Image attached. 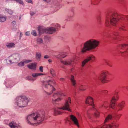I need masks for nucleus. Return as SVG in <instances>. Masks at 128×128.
<instances>
[{
  "label": "nucleus",
  "mask_w": 128,
  "mask_h": 128,
  "mask_svg": "<svg viewBox=\"0 0 128 128\" xmlns=\"http://www.w3.org/2000/svg\"><path fill=\"white\" fill-rule=\"evenodd\" d=\"M40 115L38 113H34L30 114L26 118V120L27 123L29 124L34 125L36 123H40L44 120L45 116L43 114Z\"/></svg>",
  "instance_id": "obj_2"
},
{
  "label": "nucleus",
  "mask_w": 128,
  "mask_h": 128,
  "mask_svg": "<svg viewBox=\"0 0 128 128\" xmlns=\"http://www.w3.org/2000/svg\"><path fill=\"white\" fill-rule=\"evenodd\" d=\"M70 120L73 123L79 127V126L78 120L76 116L73 115H71L70 116Z\"/></svg>",
  "instance_id": "obj_15"
},
{
  "label": "nucleus",
  "mask_w": 128,
  "mask_h": 128,
  "mask_svg": "<svg viewBox=\"0 0 128 128\" xmlns=\"http://www.w3.org/2000/svg\"><path fill=\"white\" fill-rule=\"evenodd\" d=\"M99 42L95 40H89L83 43V47L81 49V52L83 53L95 49L98 46Z\"/></svg>",
  "instance_id": "obj_3"
},
{
  "label": "nucleus",
  "mask_w": 128,
  "mask_h": 128,
  "mask_svg": "<svg viewBox=\"0 0 128 128\" xmlns=\"http://www.w3.org/2000/svg\"><path fill=\"white\" fill-rule=\"evenodd\" d=\"M46 30L47 33L52 34L55 32L56 29L54 28L50 27L47 28Z\"/></svg>",
  "instance_id": "obj_20"
},
{
  "label": "nucleus",
  "mask_w": 128,
  "mask_h": 128,
  "mask_svg": "<svg viewBox=\"0 0 128 128\" xmlns=\"http://www.w3.org/2000/svg\"><path fill=\"white\" fill-rule=\"evenodd\" d=\"M69 120H68V119L67 118V119H66V122H67V121H68Z\"/></svg>",
  "instance_id": "obj_59"
},
{
  "label": "nucleus",
  "mask_w": 128,
  "mask_h": 128,
  "mask_svg": "<svg viewBox=\"0 0 128 128\" xmlns=\"http://www.w3.org/2000/svg\"><path fill=\"white\" fill-rule=\"evenodd\" d=\"M36 13V12L34 11H30V14L32 16L34 15Z\"/></svg>",
  "instance_id": "obj_45"
},
{
  "label": "nucleus",
  "mask_w": 128,
  "mask_h": 128,
  "mask_svg": "<svg viewBox=\"0 0 128 128\" xmlns=\"http://www.w3.org/2000/svg\"><path fill=\"white\" fill-rule=\"evenodd\" d=\"M118 50L120 52L126 55H128V44H125L120 45L118 47Z\"/></svg>",
  "instance_id": "obj_9"
},
{
  "label": "nucleus",
  "mask_w": 128,
  "mask_h": 128,
  "mask_svg": "<svg viewBox=\"0 0 128 128\" xmlns=\"http://www.w3.org/2000/svg\"><path fill=\"white\" fill-rule=\"evenodd\" d=\"M54 27L55 28L58 29V28L60 27V25L58 24H56L55 25Z\"/></svg>",
  "instance_id": "obj_44"
},
{
  "label": "nucleus",
  "mask_w": 128,
  "mask_h": 128,
  "mask_svg": "<svg viewBox=\"0 0 128 128\" xmlns=\"http://www.w3.org/2000/svg\"><path fill=\"white\" fill-rule=\"evenodd\" d=\"M44 1L47 2H50L52 0H43Z\"/></svg>",
  "instance_id": "obj_53"
},
{
  "label": "nucleus",
  "mask_w": 128,
  "mask_h": 128,
  "mask_svg": "<svg viewBox=\"0 0 128 128\" xmlns=\"http://www.w3.org/2000/svg\"><path fill=\"white\" fill-rule=\"evenodd\" d=\"M103 92L105 93L106 94L108 92V91L107 90H104L103 91H102Z\"/></svg>",
  "instance_id": "obj_54"
},
{
  "label": "nucleus",
  "mask_w": 128,
  "mask_h": 128,
  "mask_svg": "<svg viewBox=\"0 0 128 128\" xmlns=\"http://www.w3.org/2000/svg\"><path fill=\"white\" fill-rule=\"evenodd\" d=\"M71 98L68 97V99L66 100L64 105L61 108H57L54 109V114L55 116L58 114H60L62 112L59 110L58 109H62L64 110H67L71 112L70 107V104L71 103Z\"/></svg>",
  "instance_id": "obj_5"
},
{
  "label": "nucleus",
  "mask_w": 128,
  "mask_h": 128,
  "mask_svg": "<svg viewBox=\"0 0 128 128\" xmlns=\"http://www.w3.org/2000/svg\"><path fill=\"white\" fill-rule=\"evenodd\" d=\"M108 72L107 71L103 72H102L100 75L98 77L99 79L102 83L107 82L108 80H107L106 76Z\"/></svg>",
  "instance_id": "obj_12"
},
{
  "label": "nucleus",
  "mask_w": 128,
  "mask_h": 128,
  "mask_svg": "<svg viewBox=\"0 0 128 128\" xmlns=\"http://www.w3.org/2000/svg\"><path fill=\"white\" fill-rule=\"evenodd\" d=\"M112 118V116L111 114H108L105 118V122H108V121L111 120Z\"/></svg>",
  "instance_id": "obj_28"
},
{
  "label": "nucleus",
  "mask_w": 128,
  "mask_h": 128,
  "mask_svg": "<svg viewBox=\"0 0 128 128\" xmlns=\"http://www.w3.org/2000/svg\"><path fill=\"white\" fill-rule=\"evenodd\" d=\"M65 95L64 94L62 93L61 92H56L54 93L52 96L53 98L52 99V103L54 104L56 102L60 100L61 99L58 97L61 96H64Z\"/></svg>",
  "instance_id": "obj_10"
},
{
  "label": "nucleus",
  "mask_w": 128,
  "mask_h": 128,
  "mask_svg": "<svg viewBox=\"0 0 128 128\" xmlns=\"http://www.w3.org/2000/svg\"><path fill=\"white\" fill-rule=\"evenodd\" d=\"M48 62H52V60L50 59H49L48 60Z\"/></svg>",
  "instance_id": "obj_56"
},
{
  "label": "nucleus",
  "mask_w": 128,
  "mask_h": 128,
  "mask_svg": "<svg viewBox=\"0 0 128 128\" xmlns=\"http://www.w3.org/2000/svg\"><path fill=\"white\" fill-rule=\"evenodd\" d=\"M30 34V32L29 31L27 32H26V36H29Z\"/></svg>",
  "instance_id": "obj_48"
},
{
  "label": "nucleus",
  "mask_w": 128,
  "mask_h": 128,
  "mask_svg": "<svg viewBox=\"0 0 128 128\" xmlns=\"http://www.w3.org/2000/svg\"><path fill=\"white\" fill-rule=\"evenodd\" d=\"M65 80V79L63 78H60V80L62 82H64Z\"/></svg>",
  "instance_id": "obj_47"
},
{
  "label": "nucleus",
  "mask_w": 128,
  "mask_h": 128,
  "mask_svg": "<svg viewBox=\"0 0 128 128\" xmlns=\"http://www.w3.org/2000/svg\"><path fill=\"white\" fill-rule=\"evenodd\" d=\"M125 102L124 101H122L120 102L114 104H111V107L112 108L115 112L118 113L120 111L122 110L124 106Z\"/></svg>",
  "instance_id": "obj_8"
},
{
  "label": "nucleus",
  "mask_w": 128,
  "mask_h": 128,
  "mask_svg": "<svg viewBox=\"0 0 128 128\" xmlns=\"http://www.w3.org/2000/svg\"><path fill=\"white\" fill-rule=\"evenodd\" d=\"M86 103V104H88L92 106H94V105L93 103V98L91 97L88 96L87 98Z\"/></svg>",
  "instance_id": "obj_17"
},
{
  "label": "nucleus",
  "mask_w": 128,
  "mask_h": 128,
  "mask_svg": "<svg viewBox=\"0 0 128 128\" xmlns=\"http://www.w3.org/2000/svg\"><path fill=\"white\" fill-rule=\"evenodd\" d=\"M104 62L106 63L107 64L108 63V61L106 60H104Z\"/></svg>",
  "instance_id": "obj_55"
},
{
  "label": "nucleus",
  "mask_w": 128,
  "mask_h": 128,
  "mask_svg": "<svg viewBox=\"0 0 128 128\" xmlns=\"http://www.w3.org/2000/svg\"><path fill=\"white\" fill-rule=\"evenodd\" d=\"M107 64L110 67H111L112 66L108 62V63H107Z\"/></svg>",
  "instance_id": "obj_57"
},
{
  "label": "nucleus",
  "mask_w": 128,
  "mask_h": 128,
  "mask_svg": "<svg viewBox=\"0 0 128 128\" xmlns=\"http://www.w3.org/2000/svg\"><path fill=\"white\" fill-rule=\"evenodd\" d=\"M74 76L73 75H72L70 78V80L72 85L74 87L76 86V80L74 79Z\"/></svg>",
  "instance_id": "obj_22"
},
{
  "label": "nucleus",
  "mask_w": 128,
  "mask_h": 128,
  "mask_svg": "<svg viewBox=\"0 0 128 128\" xmlns=\"http://www.w3.org/2000/svg\"><path fill=\"white\" fill-rule=\"evenodd\" d=\"M24 64H27L32 62V60H23Z\"/></svg>",
  "instance_id": "obj_38"
},
{
  "label": "nucleus",
  "mask_w": 128,
  "mask_h": 128,
  "mask_svg": "<svg viewBox=\"0 0 128 128\" xmlns=\"http://www.w3.org/2000/svg\"><path fill=\"white\" fill-rule=\"evenodd\" d=\"M98 20H99V18H98Z\"/></svg>",
  "instance_id": "obj_61"
},
{
  "label": "nucleus",
  "mask_w": 128,
  "mask_h": 128,
  "mask_svg": "<svg viewBox=\"0 0 128 128\" xmlns=\"http://www.w3.org/2000/svg\"><path fill=\"white\" fill-rule=\"evenodd\" d=\"M119 124L117 120L113 121L110 124H105L100 128H118Z\"/></svg>",
  "instance_id": "obj_11"
},
{
  "label": "nucleus",
  "mask_w": 128,
  "mask_h": 128,
  "mask_svg": "<svg viewBox=\"0 0 128 128\" xmlns=\"http://www.w3.org/2000/svg\"><path fill=\"white\" fill-rule=\"evenodd\" d=\"M26 79L28 80H30L34 81L36 79H34L31 77H28L26 78Z\"/></svg>",
  "instance_id": "obj_43"
},
{
  "label": "nucleus",
  "mask_w": 128,
  "mask_h": 128,
  "mask_svg": "<svg viewBox=\"0 0 128 128\" xmlns=\"http://www.w3.org/2000/svg\"><path fill=\"white\" fill-rule=\"evenodd\" d=\"M120 1H121V2H122L123 1V0H120Z\"/></svg>",
  "instance_id": "obj_60"
},
{
  "label": "nucleus",
  "mask_w": 128,
  "mask_h": 128,
  "mask_svg": "<svg viewBox=\"0 0 128 128\" xmlns=\"http://www.w3.org/2000/svg\"><path fill=\"white\" fill-rule=\"evenodd\" d=\"M23 35V34L22 33H20V37H21Z\"/></svg>",
  "instance_id": "obj_58"
},
{
  "label": "nucleus",
  "mask_w": 128,
  "mask_h": 128,
  "mask_svg": "<svg viewBox=\"0 0 128 128\" xmlns=\"http://www.w3.org/2000/svg\"><path fill=\"white\" fill-rule=\"evenodd\" d=\"M87 116L88 118L90 119L91 118V116H90V114L89 113H87Z\"/></svg>",
  "instance_id": "obj_49"
},
{
  "label": "nucleus",
  "mask_w": 128,
  "mask_h": 128,
  "mask_svg": "<svg viewBox=\"0 0 128 128\" xmlns=\"http://www.w3.org/2000/svg\"><path fill=\"white\" fill-rule=\"evenodd\" d=\"M49 58V56L48 55H45L44 56V58Z\"/></svg>",
  "instance_id": "obj_51"
},
{
  "label": "nucleus",
  "mask_w": 128,
  "mask_h": 128,
  "mask_svg": "<svg viewBox=\"0 0 128 128\" xmlns=\"http://www.w3.org/2000/svg\"><path fill=\"white\" fill-rule=\"evenodd\" d=\"M47 28H40L38 29L39 32V35H40L42 34L45 33H47Z\"/></svg>",
  "instance_id": "obj_21"
},
{
  "label": "nucleus",
  "mask_w": 128,
  "mask_h": 128,
  "mask_svg": "<svg viewBox=\"0 0 128 128\" xmlns=\"http://www.w3.org/2000/svg\"><path fill=\"white\" fill-rule=\"evenodd\" d=\"M106 37H107V38H114V39H115L116 38H115V37H114V36H113L112 35H111V34H108V35H107L106 36Z\"/></svg>",
  "instance_id": "obj_41"
},
{
  "label": "nucleus",
  "mask_w": 128,
  "mask_h": 128,
  "mask_svg": "<svg viewBox=\"0 0 128 128\" xmlns=\"http://www.w3.org/2000/svg\"><path fill=\"white\" fill-rule=\"evenodd\" d=\"M68 54L64 52H62L58 55L56 56V58L58 59H61L62 58H64L66 57L67 55Z\"/></svg>",
  "instance_id": "obj_19"
},
{
  "label": "nucleus",
  "mask_w": 128,
  "mask_h": 128,
  "mask_svg": "<svg viewBox=\"0 0 128 128\" xmlns=\"http://www.w3.org/2000/svg\"><path fill=\"white\" fill-rule=\"evenodd\" d=\"M94 110L95 112L94 113V114L96 117H98L100 115L99 112L96 110V109L94 108Z\"/></svg>",
  "instance_id": "obj_34"
},
{
  "label": "nucleus",
  "mask_w": 128,
  "mask_h": 128,
  "mask_svg": "<svg viewBox=\"0 0 128 128\" xmlns=\"http://www.w3.org/2000/svg\"><path fill=\"white\" fill-rule=\"evenodd\" d=\"M95 59L93 55H91L87 57V58L84 59L82 62V66L84 67V66L90 60L93 61Z\"/></svg>",
  "instance_id": "obj_14"
},
{
  "label": "nucleus",
  "mask_w": 128,
  "mask_h": 128,
  "mask_svg": "<svg viewBox=\"0 0 128 128\" xmlns=\"http://www.w3.org/2000/svg\"><path fill=\"white\" fill-rule=\"evenodd\" d=\"M21 57V55L18 53L13 54L6 59V62L9 64L17 62L20 60Z\"/></svg>",
  "instance_id": "obj_7"
},
{
  "label": "nucleus",
  "mask_w": 128,
  "mask_h": 128,
  "mask_svg": "<svg viewBox=\"0 0 128 128\" xmlns=\"http://www.w3.org/2000/svg\"><path fill=\"white\" fill-rule=\"evenodd\" d=\"M61 62L66 65H72L74 64V61L71 60H68L65 61H61Z\"/></svg>",
  "instance_id": "obj_18"
},
{
  "label": "nucleus",
  "mask_w": 128,
  "mask_h": 128,
  "mask_svg": "<svg viewBox=\"0 0 128 128\" xmlns=\"http://www.w3.org/2000/svg\"><path fill=\"white\" fill-rule=\"evenodd\" d=\"M20 18H21L20 17L19 18V19H20Z\"/></svg>",
  "instance_id": "obj_62"
},
{
  "label": "nucleus",
  "mask_w": 128,
  "mask_h": 128,
  "mask_svg": "<svg viewBox=\"0 0 128 128\" xmlns=\"http://www.w3.org/2000/svg\"><path fill=\"white\" fill-rule=\"evenodd\" d=\"M124 26H122L120 27V30H125V29H124Z\"/></svg>",
  "instance_id": "obj_50"
},
{
  "label": "nucleus",
  "mask_w": 128,
  "mask_h": 128,
  "mask_svg": "<svg viewBox=\"0 0 128 128\" xmlns=\"http://www.w3.org/2000/svg\"><path fill=\"white\" fill-rule=\"evenodd\" d=\"M109 106V107L110 108H111V106H110V104L108 102H105L104 103V104H101L100 106V107H102L103 106H104V107L106 109L108 107V106Z\"/></svg>",
  "instance_id": "obj_24"
},
{
  "label": "nucleus",
  "mask_w": 128,
  "mask_h": 128,
  "mask_svg": "<svg viewBox=\"0 0 128 128\" xmlns=\"http://www.w3.org/2000/svg\"><path fill=\"white\" fill-rule=\"evenodd\" d=\"M36 64L34 63L30 64L28 66V67L31 69L36 70Z\"/></svg>",
  "instance_id": "obj_23"
},
{
  "label": "nucleus",
  "mask_w": 128,
  "mask_h": 128,
  "mask_svg": "<svg viewBox=\"0 0 128 128\" xmlns=\"http://www.w3.org/2000/svg\"><path fill=\"white\" fill-rule=\"evenodd\" d=\"M9 126L11 128H20L18 123L14 121H12L10 123Z\"/></svg>",
  "instance_id": "obj_16"
},
{
  "label": "nucleus",
  "mask_w": 128,
  "mask_h": 128,
  "mask_svg": "<svg viewBox=\"0 0 128 128\" xmlns=\"http://www.w3.org/2000/svg\"><path fill=\"white\" fill-rule=\"evenodd\" d=\"M7 11L10 14H12L13 13V11L11 10H7Z\"/></svg>",
  "instance_id": "obj_42"
},
{
  "label": "nucleus",
  "mask_w": 128,
  "mask_h": 128,
  "mask_svg": "<svg viewBox=\"0 0 128 128\" xmlns=\"http://www.w3.org/2000/svg\"><path fill=\"white\" fill-rule=\"evenodd\" d=\"M26 1L28 3H32V0H26Z\"/></svg>",
  "instance_id": "obj_52"
},
{
  "label": "nucleus",
  "mask_w": 128,
  "mask_h": 128,
  "mask_svg": "<svg viewBox=\"0 0 128 128\" xmlns=\"http://www.w3.org/2000/svg\"><path fill=\"white\" fill-rule=\"evenodd\" d=\"M120 19L123 22H128V15H120L116 12H114L107 16L106 20L105 25L109 26L110 24L115 26L118 23Z\"/></svg>",
  "instance_id": "obj_1"
},
{
  "label": "nucleus",
  "mask_w": 128,
  "mask_h": 128,
  "mask_svg": "<svg viewBox=\"0 0 128 128\" xmlns=\"http://www.w3.org/2000/svg\"><path fill=\"white\" fill-rule=\"evenodd\" d=\"M11 24L14 27V29H16V22L14 21H13L11 22Z\"/></svg>",
  "instance_id": "obj_36"
},
{
  "label": "nucleus",
  "mask_w": 128,
  "mask_h": 128,
  "mask_svg": "<svg viewBox=\"0 0 128 128\" xmlns=\"http://www.w3.org/2000/svg\"><path fill=\"white\" fill-rule=\"evenodd\" d=\"M44 40L47 42H48L50 39V38L49 37L46 36H44Z\"/></svg>",
  "instance_id": "obj_35"
},
{
  "label": "nucleus",
  "mask_w": 128,
  "mask_h": 128,
  "mask_svg": "<svg viewBox=\"0 0 128 128\" xmlns=\"http://www.w3.org/2000/svg\"><path fill=\"white\" fill-rule=\"evenodd\" d=\"M31 34L34 36H36L37 34L35 30H33L31 32Z\"/></svg>",
  "instance_id": "obj_39"
},
{
  "label": "nucleus",
  "mask_w": 128,
  "mask_h": 128,
  "mask_svg": "<svg viewBox=\"0 0 128 128\" xmlns=\"http://www.w3.org/2000/svg\"><path fill=\"white\" fill-rule=\"evenodd\" d=\"M16 103L20 107H24L27 105L29 100L25 96L17 97L16 99Z\"/></svg>",
  "instance_id": "obj_6"
},
{
  "label": "nucleus",
  "mask_w": 128,
  "mask_h": 128,
  "mask_svg": "<svg viewBox=\"0 0 128 128\" xmlns=\"http://www.w3.org/2000/svg\"><path fill=\"white\" fill-rule=\"evenodd\" d=\"M6 19V16L0 14V22H4L5 21Z\"/></svg>",
  "instance_id": "obj_27"
},
{
  "label": "nucleus",
  "mask_w": 128,
  "mask_h": 128,
  "mask_svg": "<svg viewBox=\"0 0 128 128\" xmlns=\"http://www.w3.org/2000/svg\"><path fill=\"white\" fill-rule=\"evenodd\" d=\"M50 73L52 75L53 77H54L56 76V74L55 73L54 70L53 68H50Z\"/></svg>",
  "instance_id": "obj_32"
},
{
  "label": "nucleus",
  "mask_w": 128,
  "mask_h": 128,
  "mask_svg": "<svg viewBox=\"0 0 128 128\" xmlns=\"http://www.w3.org/2000/svg\"><path fill=\"white\" fill-rule=\"evenodd\" d=\"M36 41L38 44H41L43 42L42 39L40 38H37L36 39Z\"/></svg>",
  "instance_id": "obj_33"
},
{
  "label": "nucleus",
  "mask_w": 128,
  "mask_h": 128,
  "mask_svg": "<svg viewBox=\"0 0 128 128\" xmlns=\"http://www.w3.org/2000/svg\"><path fill=\"white\" fill-rule=\"evenodd\" d=\"M41 54L40 52L36 53V58L37 59L40 60L41 58Z\"/></svg>",
  "instance_id": "obj_31"
},
{
  "label": "nucleus",
  "mask_w": 128,
  "mask_h": 128,
  "mask_svg": "<svg viewBox=\"0 0 128 128\" xmlns=\"http://www.w3.org/2000/svg\"><path fill=\"white\" fill-rule=\"evenodd\" d=\"M79 90H86V88H85L83 85H81L79 88Z\"/></svg>",
  "instance_id": "obj_40"
},
{
  "label": "nucleus",
  "mask_w": 128,
  "mask_h": 128,
  "mask_svg": "<svg viewBox=\"0 0 128 128\" xmlns=\"http://www.w3.org/2000/svg\"><path fill=\"white\" fill-rule=\"evenodd\" d=\"M43 74L41 73H33L32 74V76L33 77L35 78L38 76L43 75Z\"/></svg>",
  "instance_id": "obj_30"
},
{
  "label": "nucleus",
  "mask_w": 128,
  "mask_h": 128,
  "mask_svg": "<svg viewBox=\"0 0 128 128\" xmlns=\"http://www.w3.org/2000/svg\"><path fill=\"white\" fill-rule=\"evenodd\" d=\"M6 46L8 48H13L15 47V44L13 42L8 43H6Z\"/></svg>",
  "instance_id": "obj_26"
},
{
  "label": "nucleus",
  "mask_w": 128,
  "mask_h": 128,
  "mask_svg": "<svg viewBox=\"0 0 128 128\" xmlns=\"http://www.w3.org/2000/svg\"><path fill=\"white\" fill-rule=\"evenodd\" d=\"M44 80L42 81V83L43 87L46 89L51 91L50 92H48L46 91L45 92L48 95H50L55 90L54 87L51 85L52 81L51 80V78L49 76H46Z\"/></svg>",
  "instance_id": "obj_4"
},
{
  "label": "nucleus",
  "mask_w": 128,
  "mask_h": 128,
  "mask_svg": "<svg viewBox=\"0 0 128 128\" xmlns=\"http://www.w3.org/2000/svg\"><path fill=\"white\" fill-rule=\"evenodd\" d=\"M43 67L42 66H41L40 67L39 70L41 72H43Z\"/></svg>",
  "instance_id": "obj_46"
},
{
  "label": "nucleus",
  "mask_w": 128,
  "mask_h": 128,
  "mask_svg": "<svg viewBox=\"0 0 128 128\" xmlns=\"http://www.w3.org/2000/svg\"><path fill=\"white\" fill-rule=\"evenodd\" d=\"M95 59L93 55H91L87 57V58L84 59L82 62V66L84 67V66L90 60L93 61Z\"/></svg>",
  "instance_id": "obj_13"
},
{
  "label": "nucleus",
  "mask_w": 128,
  "mask_h": 128,
  "mask_svg": "<svg viewBox=\"0 0 128 128\" xmlns=\"http://www.w3.org/2000/svg\"><path fill=\"white\" fill-rule=\"evenodd\" d=\"M118 92H116L115 93V94L114 95V96H113L112 98V100L110 102L111 104H112V103H113L114 102H112V101L114 100H117L119 98V97L118 96Z\"/></svg>",
  "instance_id": "obj_25"
},
{
  "label": "nucleus",
  "mask_w": 128,
  "mask_h": 128,
  "mask_svg": "<svg viewBox=\"0 0 128 128\" xmlns=\"http://www.w3.org/2000/svg\"><path fill=\"white\" fill-rule=\"evenodd\" d=\"M24 63L23 61H21L18 64V66H23L24 65Z\"/></svg>",
  "instance_id": "obj_37"
},
{
  "label": "nucleus",
  "mask_w": 128,
  "mask_h": 128,
  "mask_svg": "<svg viewBox=\"0 0 128 128\" xmlns=\"http://www.w3.org/2000/svg\"><path fill=\"white\" fill-rule=\"evenodd\" d=\"M122 115V114H118V113L115 112V114L114 116L115 118L116 119L119 120Z\"/></svg>",
  "instance_id": "obj_29"
}]
</instances>
